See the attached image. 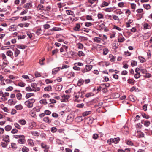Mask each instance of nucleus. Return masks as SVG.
I'll use <instances>...</instances> for the list:
<instances>
[{
	"label": "nucleus",
	"instance_id": "obj_30",
	"mask_svg": "<svg viewBox=\"0 0 152 152\" xmlns=\"http://www.w3.org/2000/svg\"><path fill=\"white\" fill-rule=\"evenodd\" d=\"M73 117L71 115H69L67 117L66 121L68 122V121H69V123H70L73 121Z\"/></svg>",
	"mask_w": 152,
	"mask_h": 152
},
{
	"label": "nucleus",
	"instance_id": "obj_19",
	"mask_svg": "<svg viewBox=\"0 0 152 152\" xmlns=\"http://www.w3.org/2000/svg\"><path fill=\"white\" fill-rule=\"evenodd\" d=\"M143 27L144 29H149L151 28L150 26L147 23H145L144 24Z\"/></svg>",
	"mask_w": 152,
	"mask_h": 152
},
{
	"label": "nucleus",
	"instance_id": "obj_33",
	"mask_svg": "<svg viewBox=\"0 0 152 152\" xmlns=\"http://www.w3.org/2000/svg\"><path fill=\"white\" fill-rule=\"evenodd\" d=\"M66 14L68 15H73L74 14V12L73 11L70 10H66Z\"/></svg>",
	"mask_w": 152,
	"mask_h": 152
},
{
	"label": "nucleus",
	"instance_id": "obj_27",
	"mask_svg": "<svg viewBox=\"0 0 152 152\" xmlns=\"http://www.w3.org/2000/svg\"><path fill=\"white\" fill-rule=\"evenodd\" d=\"M81 93L80 92H78L77 93H75L74 96L75 97L76 99H78Z\"/></svg>",
	"mask_w": 152,
	"mask_h": 152
},
{
	"label": "nucleus",
	"instance_id": "obj_29",
	"mask_svg": "<svg viewBox=\"0 0 152 152\" xmlns=\"http://www.w3.org/2000/svg\"><path fill=\"white\" fill-rule=\"evenodd\" d=\"M22 96V94L20 93H18L16 95V97L17 99L19 100H20L21 99Z\"/></svg>",
	"mask_w": 152,
	"mask_h": 152
},
{
	"label": "nucleus",
	"instance_id": "obj_13",
	"mask_svg": "<svg viewBox=\"0 0 152 152\" xmlns=\"http://www.w3.org/2000/svg\"><path fill=\"white\" fill-rule=\"evenodd\" d=\"M125 40V38L119 36L118 38V40L119 42H122Z\"/></svg>",
	"mask_w": 152,
	"mask_h": 152
},
{
	"label": "nucleus",
	"instance_id": "obj_26",
	"mask_svg": "<svg viewBox=\"0 0 152 152\" xmlns=\"http://www.w3.org/2000/svg\"><path fill=\"white\" fill-rule=\"evenodd\" d=\"M109 58H110V61L112 62L114 61H115V57L112 55H110Z\"/></svg>",
	"mask_w": 152,
	"mask_h": 152
},
{
	"label": "nucleus",
	"instance_id": "obj_31",
	"mask_svg": "<svg viewBox=\"0 0 152 152\" xmlns=\"http://www.w3.org/2000/svg\"><path fill=\"white\" fill-rule=\"evenodd\" d=\"M18 122L19 124L22 125H24L26 123V121L24 119L19 120L18 121Z\"/></svg>",
	"mask_w": 152,
	"mask_h": 152
},
{
	"label": "nucleus",
	"instance_id": "obj_45",
	"mask_svg": "<svg viewBox=\"0 0 152 152\" xmlns=\"http://www.w3.org/2000/svg\"><path fill=\"white\" fill-rule=\"evenodd\" d=\"M144 7L147 10L150 9L151 8L149 4H143Z\"/></svg>",
	"mask_w": 152,
	"mask_h": 152
},
{
	"label": "nucleus",
	"instance_id": "obj_48",
	"mask_svg": "<svg viewBox=\"0 0 152 152\" xmlns=\"http://www.w3.org/2000/svg\"><path fill=\"white\" fill-rule=\"evenodd\" d=\"M109 52V50H108L106 48H104L103 49V54L104 55H107L108 52Z\"/></svg>",
	"mask_w": 152,
	"mask_h": 152
},
{
	"label": "nucleus",
	"instance_id": "obj_62",
	"mask_svg": "<svg viewBox=\"0 0 152 152\" xmlns=\"http://www.w3.org/2000/svg\"><path fill=\"white\" fill-rule=\"evenodd\" d=\"M118 6L120 7H124V3L123 2H120L118 4Z\"/></svg>",
	"mask_w": 152,
	"mask_h": 152
},
{
	"label": "nucleus",
	"instance_id": "obj_4",
	"mask_svg": "<svg viewBox=\"0 0 152 152\" xmlns=\"http://www.w3.org/2000/svg\"><path fill=\"white\" fill-rule=\"evenodd\" d=\"M25 136L22 135V136L18 140V143L20 144H23L25 143Z\"/></svg>",
	"mask_w": 152,
	"mask_h": 152
},
{
	"label": "nucleus",
	"instance_id": "obj_36",
	"mask_svg": "<svg viewBox=\"0 0 152 152\" xmlns=\"http://www.w3.org/2000/svg\"><path fill=\"white\" fill-rule=\"evenodd\" d=\"M125 142L128 145L132 146L133 145V143L130 140H126L125 141Z\"/></svg>",
	"mask_w": 152,
	"mask_h": 152
},
{
	"label": "nucleus",
	"instance_id": "obj_49",
	"mask_svg": "<svg viewBox=\"0 0 152 152\" xmlns=\"http://www.w3.org/2000/svg\"><path fill=\"white\" fill-rule=\"evenodd\" d=\"M97 17L99 19H102L104 18V15L102 13H99L97 15Z\"/></svg>",
	"mask_w": 152,
	"mask_h": 152
},
{
	"label": "nucleus",
	"instance_id": "obj_60",
	"mask_svg": "<svg viewBox=\"0 0 152 152\" xmlns=\"http://www.w3.org/2000/svg\"><path fill=\"white\" fill-rule=\"evenodd\" d=\"M113 10L112 8H108L105 9V11L107 12H110Z\"/></svg>",
	"mask_w": 152,
	"mask_h": 152
},
{
	"label": "nucleus",
	"instance_id": "obj_3",
	"mask_svg": "<svg viewBox=\"0 0 152 152\" xmlns=\"http://www.w3.org/2000/svg\"><path fill=\"white\" fill-rule=\"evenodd\" d=\"M70 97V96L69 95H64L62 96L61 100L62 102H66Z\"/></svg>",
	"mask_w": 152,
	"mask_h": 152
},
{
	"label": "nucleus",
	"instance_id": "obj_25",
	"mask_svg": "<svg viewBox=\"0 0 152 152\" xmlns=\"http://www.w3.org/2000/svg\"><path fill=\"white\" fill-rule=\"evenodd\" d=\"M12 128V126L10 125L6 126L4 128L5 130L7 131H10Z\"/></svg>",
	"mask_w": 152,
	"mask_h": 152
},
{
	"label": "nucleus",
	"instance_id": "obj_38",
	"mask_svg": "<svg viewBox=\"0 0 152 152\" xmlns=\"http://www.w3.org/2000/svg\"><path fill=\"white\" fill-rule=\"evenodd\" d=\"M28 142L29 145L31 146H33L34 145L33 140L32 139H28Z\"/></svg>",
	"mask_w": 152,
	"mask_h": 152
},
{
	"label": "nucleus",
	"instance_id": "obj_54",
	"mask_svg": "<svg viewBox=\"0 0 152 152\" xmlns=\"http://www.w3.org/2000/svg\"><path fill=\"white\" fill-rule=\"evenodd\" d=\"M137 65V62L135 61H132L131 62V65L132 66H135Z\"/></svg>",
	"mask_w": 152,
	"mask_h": 152
},
{
	"label": "nucleus",
	"instance_id": "obj_46",
	"mask_svg": "<svg viewBox=\"0 0 152 152\" xmlns=\"http://www.w3.org/2000/svg\"><path fill=\"white\" fill-rule=\"evenodd\" d=\"M77 55L79 56H85V54L81 51H80L78 52Z\"/></svg>",
	"mask_w": 152,
	"mask_h": 152
},
{
	"label": "nucleus",
	"instance_id": "obj_50",
	"mask_svg": "<svg viewBox=\"0 0 152 152\" xmlns=\"http://www.w3.org/2000/svg\"><path fill=\"white\" fill-rule=\"evenodd\" d=\"M142 117L146 119H148L149 118V116L144 113H142L141 114Z\"/></svg>",
	"mask_w": 152,
	"mask_h": 152
},
{
	"label": "nucleus",
	"instance_id": "obj_43",
	"mask_svg": "<svg viewBox=\"0 0 152 152\" xmlns=\"http://www.w3.org/2000/svg\"><path fill=\"white\" fill-rule=\"evenodd\" d=\"M77 47L80 49H83V45L82 44L79 43L77 44Z\"/></svg>",
	"mask_w": 152,
	"mask_h": 152
},
{
	"label": "nucleus",
	"instance_id": "obj_37",
	"mask_svg": "<svg viewBox=\"0 0 152 152\" xmlns=\"http://www.w3.org/2000/svg\"><path fill=\"white\" fill-rule=\"evenodd\" d=\"M31 133L34 136H38L39 135V133L37 131H32L31 132Z\"/></svg>",
	"mask_w": 152,
	"mask_h": 152
},
{
	"label": "nucleus",
	"instance_id": "obj_1",
	"mask_svg": "<svg viewBox=\"0 0 152 152\" xmlns=\"http://www.w3.org/2000/svg\"><path fill=\"white\" fill-rule=\"evenodd\" d=\"M35 100L34 99H31L26 101L25 102V104L28 108H31L33 106V104Z\"/></svg>",
	"mask_w": 152,
	"mask_h": 152
},
{
	"label": "nucleus",
	"instance_id": "obj_24",
	"mask_svg": "<svg viewBox=\"0 0 152 152\" xmlns=\"http://www.w3.org/2000/svg\"><path fill=\"white\" fill-rule=\"evenodd\" d=\"M39 102L41 104H43L44 105H46L48 104L46 100L45 99H43L41 100Z\"/></svg>",
	"mask_w": 152,
	"mask_h": 152
},
{
	"label": "nucleus",
	"instance_id": "obj_9",
	"mask_svg": "<svg viewBox=\"0 0 152 152\" xmlns=\"http://www.w3.org/2000/svg\"><path fill=\"white\" fill-rule=\"evenodd\" d=\"M94 41L97 43H100L101 42V39L99 37H95L93 39Z\"/></svg>",
	"mask_w": 152,
	"mask_h": 152
},
{
	"label": "nucleus",
	"instance_id": "obj_58",
	"mask_svg": "<svg viewBox=\"0 0 152 152\" xmlns=\"http://www.w3.org/2000/svg\"><path fill=\"white\" fill-rule=\"evenodd\" d=\"M134 80L132 79H129L128 80V82L130 84H134Z\"/></svg>",
	"mask_w": 152,
	"mask_h": 152
},
{
	"label": "nucleus",
	"instance_id": "obj_28",
	"mask_svg": "<svg viewBox=\"0 0 152 152\" xmlns=\"http://www.w3.org/2000/svg\"><path fill=\"white\" fill-rule=\"evenodd\" d=\"M16 29L15 25H11L9 28V31H15Z\"/></svg>",
	"mask_w": 152,
	"mask_h": 152
},
{
	"label": "nucleus",
	"instance_id": "obj_23",
	"mask_svg": "<svg viewBox=\"0 0 152 152\" xmlns=\"http://www.w3.org/2000/svg\"><path fill=\"white\" fill-rule=\"evenodd\" d=\"M88 2L91 4H93L94 3L97 4L98 2V0H88Z\"/></svg>",
	"mask_w": 152,
	"mask_h": 152
},
{
	"label": "nucleus",
	"instance_id": "obj_8",
	"mask_svg": "<svg viewBox=\"0 0 152 152\" xmlns=\"http://www.w3.org/2000/svg\"><path fill=\"white\" fill-rule=\"evenodd\" d=\"M60 67H57L53 69L52 73L53 74H55L60 69Z\"/></svg>",
	"mask_w": 152,
	"mask_h": 152
},
{
	"label": "nucleus",
	"instance_id": "obj_56",
	"mask_svg": "<svg viewBox=\"0 0 152 152\" xmlns=\"http://www.w3.org/2000/svg\"><path fill=\"white\" fill-rule=\"evenodd\" d=\"M10 94L8 92H5L4 94H2L1 96L3 97H5L6 96H9Z\"/></svg>",
	"mask_w": 152,
	"mask_h": 152
},
{
	"label": "nucleus",
	"instance_id": "obj_55",
	"mask_svg": "<svg viewBox=\"0 0 152 152\" xmlns=\"http://www.w3.org/2000/svg\"><path fill=\"white\" fill-rule=\"evenodd\" d=\"M45 58H43L42 59H40L39 60V64L41 65H44V61L45 60Z\"/></svg>",
	"mask_w": 152,
	"mask_h": 152
},
{
	"label": "nucleus",
	"instance_id": "obj_15",
	"mask_svg": "<svg viewBox=\"0 0 152 152\" xmlns=\"http://www.w3.org/2000/svg\"><path fill=\"white\" fill-rule=\"evenodd\" d=\"M6 54L7 56H10L11 58L12 57L13 55L12 52L10 50H9L7 52Z\"/></svg>",
	"mask_w": 152,
	"mask_h": 152
},
{
	"label": "nucleus",
	"instance_id": "obj_44",
	"mask_svg": "<svg viewBox=\"0 0 152 152\" xmlns=\"http://www.w3.org/2000/svg\"><path fill=\"white\" fill-rule=\"evenodd\" d=\"M1 145L2 147L3 148H6L8 145V143L7 142H1Z\"/></svg>",
	"mask_w": 152,
	"mask_h": 152
},
{
	"label": "nucleus",
	"instance_id": "obj_35",
	"mask_svg": "<svg viewBox=\"0 0 152 152\" xmlns=\"http://www.w3.org/2000/svg\"><path fill=\"white\" fill-rule=\"evenodd\" d=\"M84 81L82 79H80L79 80L77 85L79 86H81L83 83Z\"/></svg>",
	"mask_w": 152,
	"mask_h": 152
},
{
	"label": "nucleus",
	"instance_id": "obj_57",
	"mask_svg": "<svg viewBox=\"0 0 152 152\" xmlns=\"http://www.w3.org/2000/svg\"><path fill=\"white\" fill-rule=\"evenodd\" d=\"M35 75L36 77H38L41 76V74L38 72L36 71L35 72Z\"/></svg>",
	"mask_w": 152,
	"mask_h": 152
},
{
	"label": "nucleus",
	"instance_id": "obj_10",
	"mask_svg": "<svg viewBox=\"0 0 152 152\" xmlns=\"http://www.w3.org/2000/svg\"><path fill=\"white\" fill-rule=\"evenodd\" d=\"M16 102L17 101L15 100L10 99L8 101V104L10 105L15 104Z\"/></svg>",
	"mask_w": 152,
	"mask_h": 152
},
{
	"label": "nucleus",
	"instance_id": "obj_21",
	"mask_svg": "<svg viewBox=\"0 0 152 152\" xmlns=\"http://www.w3.org/2000/svg\"><path fill=\"white\" fill-rule=\"evenodd\" d=\"M20 53V51L18 49L16 48L15 50L14 55L15 57L18 56V55Z\"/></svg>",
	"mask_w": 152,
	"mask_h": 152
},
{
	"label": "nucleus",
	"instance_id": "obj_61",
	"mask_svg": "<svg viewBox=\"0 0 152 152\" xmlns=\"http://www.w3.org/2000/svg\"><path fill=\"white\" fill-rule=\"evenodd\" d=\"M140 77V73H136L134 75V77L136 79H138Z\"/></svg>",
	"mask_w": 152,
	"mask_h": 152
},
{
	"label": "nucleus",
	"instance_id": "obj_12",
	"mask_svg": "<svg viewBox=\"0 0 152 152\" xmlns=\"http://www.w3.org/2000/svg\"><path fill=\"white\" fill-rule=\"evenodd\" d=\"M32 5L31 3H27L23 6V7L26 9H30Z\"/></svg>",
	"mask_w": 152,
	"mask_h": 152
},
{
	"label": "nucleus",
	"instance_id": "obj_59",
	"mask_svg": "<svg viewBox=\"0 0 152 152\" xmlns=\"http://www.w3.org/2000/svg\"><path fill=\"white\" fill-rule=\"evenodd\" d=\"M22 136V135H14L13 136V137L15 139H18L20 138Z\"/></svg>",
	"mask_w": 152,
	"mask_h": 152
},
{
	"label": "nucleus",
	"instance_id": "obj_39",
	"mask_svg": "<svg viewBox=\"0 0 152 152\" xmlns=\"http://www.w3.org/2000/svg\"><path fill=\"white\" fill-rule=\"evenodd\" d=\"M52 89V87L51 86H48L47 87L45 88L44 90L45 91H51Z\"/></svg>",
	"mask_w": 152,
	"mask_h": 152
},
{
	"label": "nucleus",
	"instance_id": "obj_6",
	"mask_svg": "<svg viewBox=\"0 0 152 152\" xmlns=\"http://www.w3.org/2000/svg\"><path fill=\"white\" fill-rule=\"evenodd\" d=\"M29 24L27 23H20L18 24V26L21 27H28L29 26Z\"/></svg>",
	"mask_w": 152,
	"mask_h": 152
},
{
	"label": "nucleus",
	"instance_id": "obj_20",
	"mask_svg": "<svg viewBox=\"0 0 152 152\" xmlns=\"http://www.w3.org/2000/svg\"><path fill=\"white\" fill-rule=\"evenodd\" d=\"M34 94L33 93H27L26 95V98L27 99H28L31 96H34Z\"/></svg>",
	"mask_w": 152,
	"mask_h": 152
},
{
	"label": "nucleus",
	"instance_id": "obj_32",
	"mask_svg": "<svg viewBox=\"0 0 152 152\" xmlns=\"http://www.w3.org/2000/svg\"><path fill=\"white\" fill-rule=\"evenodd\" d=\"M151 124L150 121L148 120L145 121H144V124L146 127H148Z\"/></svg>",
	"mask_w": 152,
	"mask_h": 152
},
{
	"label": "nucleus",
	"instance_id": "obj_16",
	"mask_svg": "<svg viewBox=\"0 0 152 152\" xmlns=\"http://www.w3.org/2000/svg\"><path fill=\"white\" fill-rule=\"evenodd\" d=\"M138 59L141 63L144 62L146 61V59L144 57L141 56H139L138 57Z\"/></svg>",
	"mask_w": 152,
	"mask_h": 152
},
{
	"label": "nucleus",
	"instance_id": "obj_5",
	"mask_svg": "<svg viewBox=\"0 0 152 152\" xmlns=\"http://www.w3.org/2000/svg\"><path fill=\"white\" fill-rule=\"evenodd\" d=\"M2 140L5 142L7 143L9 142H10L9 136L8 135H6L2 139Z\"/></svg>",
	"mask_w": 152,
	"mask_h": 152
},
{
	"label": "nucleus",
	"instance_id": "obj_41",
	"mask_svg": "<svg viewBox=\"0 0 152 152\" xmlns=\"http://www.w3.org/2000/svg\"><path fill=\"white\" fill-rule=\"evenodd\" d=\"M17 47V48L19 49H24L25 48V46L24 45H15Z\"/></svg>",
	"mask_w": 152,
	"mask_h": 152
},
{
	"label": "nucleus",
	"instance_id": "obj_40",
	"mask_svg": "<svg viewBox=\"0 0 152 152\" xmlns=\"http://www.w3.org/2000/svg\"><path fill=\"white\" fill-rule=\"evenodd\" d=\"M83 120L81 116H78L75 118V121L77 122H80Z\"/></svg>",
	"mask_w": 152,
	"mask_h": 152
},
{
	"label": "nucleus",
	"instance_id": "obj_47",
	"mask_svg": "<svg viewBox=\"0 0 152 152\" xmlns=\"http://www.w3.org/2000/svg\"><path fill=\"white\" fill-rule=\"evenodd\" d=\"M119 140L120 139L119 138H114V139L112 140V141H113L114 143L115 144H117L118 143Z\"/></svg>",
	"mask_w": 152,
	"mask_h": 152
},
{
	"label": "nucleus",
	"instance_id": "obj_22",
	"mask_svg": "<svg viewBox=\"0 0 152 152\" xmlns=\"http://www.w3.org/2000/svg\"><path fill=\"white\" fill-rule=\"evenodd\" d=\"M80 26L79 23L76 24V26L73 28V29L75 31H79L80 28Z\"/></svg>",
	"mask_w": 152,
	"mask_h": 152
},
{
	"label": "nucleus",
	"instance_id": "obj_42",
	"mask_svg": "<svg viewBox=\"0 0 152 152\" xmlns=\"http://www.w3.org/2000/svg\"><path fill=\"white\" fill-rule=\"evenodd\" d=\"M22 150L23 152H28L29 151V149L28 148L25 146H23L22 148Z\"/></svg>",
	"mask_w": 152,
	"mask_h": 152
},
{
	"label": "nucleus",
	"instance_id": "obj_18",
	"mask_svg": "<svg viewBox=\"0 0 152 152\" xmlns=\"http://www.w3.org/2000/svg\"><path fill=\"white\" fill-rule=\"evenodd\" d=\"M20 18H22V19L21 20L22 21H26L27 20H29L31 18V17L30 16H24L23 17H20Z\"/></svg>",
	"mask_w": 152,
	"mask_h": 152
},
{
	"label": "nucleus",
	"instance_id": "obj_7",
	"mask_svg": "<svg viewBox=\"0 0 152 152\" xmlns=\"http://www.w3.org/2000/svg\"><path fill=\"white\" fill-rule=\"evenodd\" d=\"M43 120L45 122L48 124L51 123V120L49 119V118L48 117H44L43 119Z\"/></svg>",
	"mask_w": 152,
	"mask_h": 152
},
{
	"label": "nucleus",
	"instance_id": "obj_17",
	"mask_svg": "<svg viewBox=\"0 0 152 152\" xmlns=\"http://www.w3.org/2000/svg\"><path fill=\"white\" fill-rule=\"evenodd\" d=\"M109 4V3H108L105 1H104L100 5L101 8L104 7V6H108Z\"/></svg>",
	"mask_w": 152,
	"mask_h": 152
},
{
	"label": "nucleus",
	"instance_id": "obj_51",
	"mask_svg": "<svg viewBox=\"0 0 152 152\" xmlns=\"http://www.w3.org/2000/svg\"><path fill=\"white\" fill-rule=\"evenodd\" d=\"M26 84L25 83L22 82H20L18 83V85L20 87H23L25 86Z\"/></svg>",
	"mask_w": 152,
	"mask_h": 152
},
{
	"label": "nucleus",
	"instance_id": "obj_53",
	"mask_svg": "<svg viewBox=\"0 0 152 152\" xmlns=\"http://www.w3.org/2000/svg\"><path fill=\"white\" fill-rule=\"evenodd\" d=\"M152 76V75L150 73H145V75H144V77L146 78H150Z\"/></svg>",
	"mask_w": 152,
	"mask_h": 152
},
{
	"label": "nucleus",
	"instance_id": "obj_34",
	"mask_svg": "<svg viewBox=\"0 0 152 152\" xmlns=\"http://www.w3.org/2000/svg\"><path fill=\"white\" fill-rule=\"evenodd\" d=\"M91 113V111H85L83 113L82 115L83 117H85L90 114Z\"/></svg>",
	"mask_w": 152,
	"mask_h": 152
},
{
	"label": "nucleus",
	"instance_id": "obj_14",
	"mask_svg": "<svg viewBox=\"0 0 152 152\" xmlns=\"http://www.w3.org/2000/svg\"><path fill=\"white\" fill-rule=\"evenodd\" d=\"M15 107L17 110H21L23 108V107L21 104H19L16 105Z\"/></svg>",
	"mask_w": 152,
	"mask_h": 152
},
{
	"label": "nucleus",
	"instance_id": "obj_63",
	"mask_svg": "<svg viewBox=\"0 0 152 152\" xmlns=\"http://www.w3.org/2000/svg\"><path fill=\"white\" fill-rule=\"evenodd\" d=\"M26 90L27 91H33V89H31L30 87H27L26 88Z\"/></svg>",
	"mask_w": 152,
	"mask_h": 152
},
{
	"label": "nucleus",
	"instance_id": "obj_52",
	"mask_svg": "<svg viewBox=\"0 0 152 152\" xmlns=\"http://www.w3.org/2000/svg\"><path fill=\"white\" fill-rule=\"evenodd\" d=\"M43 28L45 29H48L50 27V25L48 24H45L43 25Z\"/></svg>",
	"mask_w": 152,
	"mask_h": 152
},
{
	"label": "nucleus",
	"instance_id": "obj_64",
	"mask_svg": "<svg viewBox=\"0 0 152 152\" xmlns=\"http://www.w3.org/2000/svg\"><path fill=\"white\" fill-rule=\"evenodd\" d=\"M44 113L45 114L48 115H50L51 113V112L48 110H46L44 111Z\"/></svg>",
	"mask_w": 152,
	"mask_h": 152
},
{
	"label": "nucleus",
	"instance_id": "obj_2",
	"mask_svg": "<svg viewBox=\"0 0 152 152\" xmlns=\"http://www.w3.org/2000/svg\"><path fill=\"white\" fill-rule=\"evenodd\" d=\"M93 67V66L90 65H86V69H82V72L83 73H85L91 70Z\"/></svg>",
	"mask_w": 152,
	"mask_h": 152
},
{
	"label": "nucleus",
	"instance_id": "obj_11",
	"mask_svg": "<svg viewBox=\"0 0 152 152\" xmlns=\"http://www.w3.org/2000/svg\"><path fill=\"white\" fill-rule=\"evenodd\" d=\"M67 77L68 78H70L72 77H74L75 73L72 72H70L67 75Z\"/></svg>",
	"mask_w": 152,
	"mask_h": 152
}]
</instances>
